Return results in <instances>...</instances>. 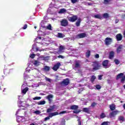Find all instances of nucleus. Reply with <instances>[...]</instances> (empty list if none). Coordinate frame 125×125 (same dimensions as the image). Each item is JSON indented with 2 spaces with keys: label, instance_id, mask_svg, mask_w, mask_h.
<instances>
[{
  "label": "nucleus",
  "instance_id": "obj_1",
  "mask_svg": "<svg viewBox=\"0 0 125 125\" xmlns=\"http://www.w3.org/2000/svg\"><path fill=\"white\" fill-rule=\"evenodd\" d=\"M70 110H74L73 111V114H79V113H81L82 112L81 110L78 109H79V105H72L70 106Z\"/></svg>",
  "mask_w": 125,
  "mask_h": 125
},
{
  "label": "nucleus",
  "instance_id": "obj_2",
  "mask_svg": "<svg viewBox=\"0 0 125 125\" xmlns=\"http://www.w3.org/2000/svg\"><path fill=\"white\" fill-rule=\"evenodd\" d=\"M92 66L93 67L92 72H94V71H96L100 69V64H99L98 62H94Z\"/></svg>",
  "mask_w": 125,
  "mask_h": 125
},
{
  "label": "nucleus",
  "instance_id": "obj_3",
  "mask_svg": "<svg viewBox=\"0 0 125 125\" xmlns=\"http://www.w3.org/2000/svg\"><path fill=\"white\" fill-rule=\"evenodd\" d=\"M57 115H59V113H58V112H55L49 113L48 116L44 119V122L49 121L50 120V118H52V117H54V116H57Z\"/></svg>",
  "mask_w": 125,
  "mask_h": 125
},
{
  "label": "nucleus",
  "instance_id": "obj_4",
  "mask_svg": "<svg viewBox=\"0 0 125 125\" xmlns=\"http://www.w3.org/2000/svg\"><path fill=\"white\" fill-rule=\"evenodd\" d=\"M68 20L69 22H76L78 20V16L73 15L72 17L68 18Z\"/></svg>",
  "mask_w": 125,
  "mask_h": 125
},
{
  "label": "nucleus",
  "instance_id": "obj_5",
  "mask_svg": "<svg viewBox=\"0 0 125 125\" xmlns=\"http://www.w3.org/2000/svg\"><path fill=\"white\" fill-rule=\"evenodd\" d=\"M69 22H68V21L66 19H63L61 21V25L62 26V27H66L68 26Z\"/></svg>",
  "mask_w": 125,
  "mask_h": 125
},
{
  "label": "nucleus",
  "instance_id": "obj_6",
  "mask_svg": "<svg viewBox=\"0 0 125 125\" xmlns=\"http://www.w3.org/2000/svg\"><path fill=\"white\" fill-rule=\"evenodd\" d=\"M61 83L63 85H68L70 83V80L68 78H66Z\"/></svg>",
  "mask_w": 125,
  "mask_h": 125
},
{
  "label": "nucleus",
  "instance_id": "obj_7",
  "mask_svg": "<svg viewBox=\"0 0 125 125\" xmlns=\"http://www.w3.org/2000/svg\"><path fill=\"white\" fill-rule=\"evenodd\" d=\"M86 37V34L85 33H80L76 36L77 39H83Z\"/></svg>",
  "mask_w": 125,
  "mask_h": 125
},
{
  "label": "nucleus",
  "instance_id": "obj_8",
  "mask_svg": "<svg viewBox=\"0 0 125 125\" xmlns=\"http://www.w3.org/2000/svg\"><path fill=\"white\" fill-rule=\"evenodd\" d=\"M111 42H112V38H110L109 37H107L105 39V44L106 45H109L111 44Z\"/></svg>",
  "mask_w": 125,
  "mask_h": 125
},
{
  "label": "nucleus",
  "instance_id": "obj_9",
  "mask_svg": "<svg viewBox=\"0 0 125 125\" xmlns=\"http://www.w3.org/2000/svg\"><path fill=\"white\" fill-rule=\"evenodd\" d=\"M60 66H61V64L60 62H58L54 65L52 67V69L54 70V71H57L58 69H59Z\"/></svg>",
  "mask_w": 125,
  "mask_h": 125
},
{
  "label": "nucleus",
  "instance_id": "obj_10",
  "mask_svg": "<svg viewBox=\"0 0 125 125\" xmlns=\"http://www.w3.org/2000/svg\"><path fill=\"white\" fill-rule=\"evenodd\" d=\"M116 39L117 42H121L123 40V35L121 33L118 34L116 35Z\"/></svg>",
  "mask_w": 125,
  "mask_h": 125
},
{
  "label": "nucleus",
  "instance_id": "obj_11",
  "mask_svg": "<svg viewBox=\"0 0 125 125\" xmlns=\"http://www.w3.org/2000/svg\"><path fill=\"white\" fill-rule=\"evenodd\" d=\"M118 113H119V111L118 110L113 111L109 113V117H110V118L114 117L115 116H116V115H118Z\"/></svg>",
  "mask_w": 125,
  "mask_h": 125
},
{
  "label": "nucleus",
  "instance_id": "obj_12",
  "mask_svg": "<svg viewBox=\"0 0 125 125\" xmlns=\"http://www.w3.org/2000/svg\"><path fill=\"white\" fill-rule=\"evenodd\" d=\"M83 112L84 113H87V114L90 113V108L88 107H84L82 109Z\"/></svg>",
  "mask_w": 125,
  "mask_h": 125
},
{
  "label": "nucleus",
  "instance_id": "obj_13",
  "mask_svg": "<svg viewBox=\"0 0 125 125\" xmlns=\"http://www.w3.org/2000/svg\"><path fill=\"white\" fill-rule=\"evenodd\" d=\"M77 121L78 122V125H82V121H81V119H78ZM65 123L66 120H65V119H62V124L63 125H65Z\"/></svg>",
  "mask_w": 125,
  "mask_h": 125
},
{
  "label": "nucleus",
  "instance_id": "obj_14",
  "mask_svg": "<svg viewBox=\"0 0 125 125\" xmlns=\"http://www.w3.org/2000/svg\"><path fill=\"white\" fill-rule=\"evenodd\" d=\"M81 22H82V19L79 18L77 19V22L75 23L76 27H80L81 26Z\"/></svg>",
  "mask_w": 125,
  "mask_h": 125
},
{
  "label": "nucleus",
  "instance_id": "obj_15",
  "mask_svg": "<svg viewBox=\"0 0 125 125\" xmlns=\"http://www.w3.org/2000/svg\"><path fill=\"white\" fill-rule=\"evenodd\" d=\"M122 49H123V45L121 44L117 48V53H120L122 51Z\"/></svg>",
  "mask_w": 125,
  "mask_h": 125
},
{
  "label": "nucleus",
  "instance_id": "obj_16",
  "mask_svg": "<svg viewBox=\"0 0 125 125\" xmlns=\"http://www.w3.org/2000/svg\"><path fill=\"white\" fill-rule=\"evenodd\" d=\"M115 56V52L114 51H111L109 53V59H113Z\"/></svg>",
  "mask_w": 125,
  "mask_h": 125
},
{
  "label": "nucleus",
  "instance_id": "obj_17",
  "mask_svg": "<svg viewBox=\"0 0 125 125\" xmlns=\"http://www.w3.org/2000/svg\"><path fill=\"white\" fill-rule=\"evenodd\" d=\"M54 108H55V105L50 106V108H49L47 109L46 112L51 113V112H52V111H53V110L54 109Z\"/></svg>",
  "mask_w": 125,
  "mask_h": 125
},
{
  "label": "nucleus",
  "instance_id": "obj_18",
  "mask_svg": "<svg viewBox=\"0 0 125 125\" xmlns=\"http://www.w3.org/2000/svg\"><path fill=\"white\" fill-rule=\"evenodd\" d=\"M108 63H109V61L108 60H105L103 62V66L104 67H107L108 66Z\"/></svg>",
  "mask_w": 125,
  "mask_h": 125
},
{
  "label": "nucleus",
  "instance_id": "obj_19",
  "mask_svg": "<svg viewBox=\"0 0 125 125\" xmlns=\"http://www.w3.org/2000/svg\"><path fill=\"white\" fill-rule=\"evenodd\" d=\"M52 98H53V95H52V94L48 95L46 97V99H47L48 101H49V102H51L52 101V100H51L52 99Z\"/></svg>",
  "mask_w": 125,
  "mask_h": 125
},
{
  "label": "nucleus",
  "instance_id": "obj_20",
  "mask_svg": "<svg viewBox=\"0 0 125 125\" xmlns=\"http://www.w3.org/2000/svg\"><path fill=\"white\" fill-rule=\"evenodd\" d=\"M67 12V10L65 8H62L59 11V13L60 14H62V13H66Z\"/></svg>",
  "mask_w": 125,
  "mask_h": 125
},
{
  "label": "nucleus",
  "instance_id": "obj_21",
  "mask_svg": "<svg viewBox=\"0 0 125 125\" xmlns=\"http://www.w3.org/2000/svg\"><path fill=\"white\" fill-rule=\"evenodd\" d=\"M124 77V73H121L118 74L116 76V80H118L119 79H121V78H122Z\"/></svg>",
  "mask_w": 125,
  "mask_h": 125
},
{
  "label": "nucleus",
  "instance_id": "obj_22",
  "mask_svg": "<svg viewBox=\"0 0 125 125\" xmlns=\"http://www.w3.org/2000/svg\"><path fill=\"white\" fill-rule=\"evenodd\" d=\"M94 17L96 19H100V20H101L102 19H103V17H102V16H101L99 14H97V15L94 16Z\"/></svg>",
  "mask_w": 125,
  "mask_h": 125
},
{
  "label": "nucleus",
  "instance_id": "obj_23",
  "mask_svg": "<svg viewBox=\"0 0 125 125\" xmlns=\"http://www.w3.org/2000/svg\"><path fill=\"white\" fill-rule=\"evenodd\" d=\"M125 117L123 116H120L118 117V121H119L120 122H122V123L125 122Z\"/></svg>",
  "mask_w": 125,
  "mask_h": 125
},
{
  "label": "nucleus",
  "instance_id": "obj_24",
  "mask_svg": "<svg viewBox=\"0 0 125 125\" xmlns=\"http://www.w3.org/2000/svg\"><path fill=\"white\" fill-rule=\"evenodd\" d=\"M43 70L45 71V72H49V70H50V67L48 66L45 65L44 66Z\"/></svg>",
  "mask_w": 125,
  "mask_h": 125
},
{
  "label": "nucleus",
  "instance_id": "obj_25",
  "mask_svg": "<svg viewBox=\"0 0 125 125\" xmlns=\"http://www.w3.org/2000/svg\"><path fill=\"white\" fill-rule=\"evenodd\" d=\"M109 108L111 111H114L116 109V105L114 104H112L109 105Z\"/></svg>",
  "mask_w": 125,
  "mask_h": 125
},
{
  "label": "nucleus",
  "instance_id": "obj_26",
  "mask_svg": "<svg viewBox=\"0 0 125 125\" xmlns=\"http://www.w3.org/2000/svg\"><path fill=\"white\" fill-rule=\"evenodd\" d=\"M90 50H88L85 53V57H86V58H89V56H90Z\"/></svg>",
  "mask_w": 125,
  "mask_h": 125
},
{
  "label": "nucleus",
  "instance_id": "obj_27",
  "mask_svg": "<svg viewBox=\"0 0 125 125\" xmlns=\"http://www.w3.org/2000/svg\"><path fill=\"white\" fill-rule=\"evenodd\" d=\"M103 17H104L105 19H107V18H109L110 16H109V14H108V13H105L103 15Z\"/></svg>",
  "mask_w": 125,
  "mask_h": 125
},
{
  "label": "nucleus",
  "instance_id": "obj_28",
  "mask_svg": "<svg viewBox=\"0 0 125 125\" xmlns=\"http://www.w3.org/2000/svg\"><path fill=\"white\" fill-rule=\"evenodd\" d=\"M28 90H29V88L28 87H25V88L22 89V93H23V94H26Z\"/></svg>",
  "mask_w": 125,
  "mask_h": 125
},
{
  "label": "nucleus",
  "instance_id": "obj_29",
  "mask_svg": "<svg viewBox=\"0 0 125 125\" xmlns=\"http://www.w3.org/2000/svg\"><path fill=\"white\" fill-rule=\"evenodd\" d=\"M112 1V0H104V4H110V2Z\"/></svg>",
  "mask_w": 125,
  "mask_h": 125
},
{
  "label": "nucleus",
  "instance_id": "obj_30",
  "mask_svg": "<svg viewBox=\"0 0 125 125\" xmlns=\"http://www.w3.org/2000/svg\"><path fill=\"white\" fill-rule=\"evenodd\" d=\"M95 80H96V77L94 75H92L90 79L91 83H93Z\"/></svg>",
  "mask_w": 125,
  "mask_h": 125
},
{
  "label": "nucleus",
  "instance_id": "obj_31",
  "mask_svg": "<svg viewBox=\"0 0 125 125\" xmlns=\"http://www.w3.org/2000/svg\"><path fill=\"white\" fill-rule=\"evenodd\" d=\"M38 105H44L45 104V101H39L37 103Z\"/></svg>",
  "mask_w": 125,
  "mask_h": 125
},
{
  "label": "nucleus",
  "instance_id": "obj_32",
  "mask_svg": "<svg viewBox=\"0 0 125 125\" xmlns=\"http://www.w3.org/2000/svg\"><path fill=\"white\" fill-rule=\"evenodd\" d=\"M33 64L35 66H36V67H38V66L40 65V62H39V61H35Z\"/></svg>",
  "mask_w": 125,
  "mask_h": 125
},
{
  "label": "nucleus",
  "instance_id": "obj_33",
  "mask_svg": "<svg viewBox=\"0 0 125 125\" xmlns=\"http://www.w3.org/2000/svg\"><path fill=\"white\" fill-rule=\"evenodd\" d=\"M101 119H104V118H106V114L104 113H102L100 115Z\"/></svg>",
  "mask_w": 125,
  "mask_h": 125
},
{
  "label": "nucleus",
  "instance_id": "obj_34",
  "mask_svg": "<svg viewBox=\"0 0 125 125\" xmlns=\"http://www.w3.org/2000/svg\"><path fill=\"white\" fill-rule=\"evenodd\" d=\"M75 67L76 68H80V67H81V64H80V63L78 62H76Z\"/></svg>",
  "mask_w": 125,
  "mask_h": 125
},
{
  "label": "nucleus",
  "instance_id": "obj_35",
  "mask_svg": "<svg viewBox=\"0 0 125 125\" xmlns=\"http://www.w3.org/2000/svg\"><path fill=\"white\" fill-rule=\"evenodd\" d=\"M125 81V75L122 77L121 82V83H124Z\"/></svg>",
  "mask_w": 125,
  "mask_h": 125
},
{
  "label": "nucleus",
  "instance_id": "obj_36",
  "mask_svg": "<svg viewBox=\"0 0 125 125\" xmlns=\"http://www.w3.org/2000/svg\"><path fill=\"white\" fill-rule=\"evenodd\" d=\"M101 125H109V122L105 121L102 123Z\"/></svg>",
  "mask_w": 125,
  "mask_h": 125
},
{
  "label": "nucleus",
  "instance_id": "obj_37",
  "mask_svg": "<svg viewBox=\"0 0 125 125\" xmlns=\"http://www.w3.org/2000/svg\"><path fill=\"white\" fill-rule=\"evenodd\" d=\"M114 62L116 65H119V64H120V61L118 59H115Z\"/></svg>",
  "mask_w": 125,
  "mask_h": 125
},
{
  "label": "nucleus",
  "instance_id": "obj_38",
  "mask_svg": "<svg viewBox=\"0 0 125 125\" xmlns=\"http://www.w3.org/2000/svg\"><path fill=\"white\" fill-rule=\"evenodd\" d=\"M34 113L36 115H40V114H41V113H42V112L40 110H36V111H34Z\"/></svg>",
  "mask_w": 125,
  "mask_h": 125
},
{
  "label": "nucleus",
  "instance_id": "obj_39",
  "mask_svg": "<svg viewBox=\"0 0 125 125\" xmlns=\"http://www.w3.org/2000/svg\"><path fill=\"white\" fill-rule=\"evenodd\" d=\"M34 100H40V99H42V97H35L33 98Z\"/></svg>",
  "mask_w": 125,
  "mask_h": 125
},
{
  "label": "nucleus",
  "instance_id": "obj_40",
  "mask_svg": "<svg viewBox=\"0 0 125 125\" xmlns=\"http://www.w3.org/2000/svg\"><path fill=\"white\" fill-rule=\"evenodd\" d=\"M96 88L98 90L101 89V86L99 84L96 85Z\"/></svg>",
  "mask_w": 125,
  "mask_h": 125
},
{
  "label": "nucleus",
  "instance_id": "obj_41",
  "mask_svg": "<svg viewBox=\"0 0 125 125\" xmlns=\"http://www.w3.org/2000/svg\"><path fill=\"white\" fill-rule=\"evenodd\" d=\"M97 105V103H95V102H93V103H92L91 106V107H95V106H96Z\"/></svg>",
  "mask_w": 125,
  "mask_h": 125
},
{
  "label": "nucleus",
  "instance_id": "obj_42",
  "mask_svg": "<svg viewBox=\"0 0 125 125\" xmlns=\"http://www.w3.org/2000/svg\"><path fill=\"white\" fill-rule=\"evenodd\" d=\"M47 29L48 30H50V31H51L52 30V29L51 28V24H49L47 26Z\"/></svg>",
  "mask_w": 125,
  "mask_h": 125
},
{
  "label": "nucleus",
  "instance_id": "obj_43",
  "mask_svg": "<svg viewBox=\"0 0 125 125\" xmlns=\"http://www.w3.org/2000/svg\"><path fill=\"white\" fill-rule=\"evenodd\" d=\"M72 3H73V4H75L76 3V2H78L79 1V0H70Z\"/></svg>",
  "mask_w": 125,
  "mask_h": 125
},
{
  "label": "nucleus",
  "instance_id": "obj_44",
  "mask_svg": "<svg viewBox=\"0 0 125 125\" xmlns=\"http://www.w3.org/2000/svg\"><path fill=\"white\" fill-rule=\"evenodd\" d=\"M58 37L61 38H64L62 33H58Z\"/></svg>",
  "mask_w": 125,
  "mask_h": 125
},
{
  "label": "nucleus",
  "instance_id": "obj_45",
  "mask_svg": "<svg viewBox=\"0 0 125 125\" xmlns=\"http://www.w3.org/2000/svg\"><path fill=\"white\" fill-rule=\"evenodd\" d=\"M45 80L46 81H47V82H49V83H51V80H50V79L47 77H45Z\"/></svg>",
  "mask_w": 125,
  "mask_h": 125
},
{
  "label": "nucleus",
  "instance_id": "obj_46",
  "mask_svg": "<svg viewBox=\"0 0 125 125\" xmlns=\"http://www.w3.org/2000/svg\"><path fill=\"white\" fill-rule=\"evenodd\" d=\"M30 58H32V59L35 58V54H32L30 55Z\"/></svg>",
  "mask_w": 125,
  "mask_h": 125
},
{
  "label": "nucleus",
  "instance_id": "obj_47",
  "mask_svg": "<svg viewBox=\"0 0 125 125\" xmlns=\"http://www.w3.org/2000/svg\"><path fill=\"white\" fill-rule=\"evenodd\" d=\"M17 122L18 123H20L21 122V119H20V118H19V116H18L17 118Z\"/></svg>",
  "mask_w": 125,
  "mask_h": 125
},
{
  "label": "nucleus",
  "instance_id": "obj_48",
  "mask_svg": "<svg viewBox=\"0 0 125 125\" xmlns=\"http://www.w3.org/2000/svg\"><path fill=\"white\" fill-rule=\"evenodd\" d=\"M27 27H28V25L27 24H24L23 27H22L23 30H26Z\"/></svg>",
  "mask_w": 125,
  "mask_h": 125
},
{
  "label": "nucleus",
  "instance_id": "obj_49",
  "mask_svg": "<svg viewBox=\"0 0 125 125\" xmlns=\"http://www.w3.org/2000/svg\"><path fill=\"white\" fill-rule=\"evenodd\" d=\"M66 113H67L66 111H61V112H60L59 113V115H60L61 114H66Z\"/></svg>",
  "mask_w": 125,
  "mask_h": 125
},
{
  "label": "nucleus",
  "instance_id": "obj_50",
  "mask_svg": "<svg viewBox=\"0 0 125 125\" xmlns=\"http://www.w3.org/2000/svg\"><path fill=\"white\" fill-rule=\"evenodd\" d=\"M21 111H22V109H19L18 111H17L16 115H18V114H19V112H21Z\"/></svg>",
  "mask_w": 125,
  "mask_h": 125
},
{
  "label": "nucleus",
  "instance_id": "obj_51",
  "mask_svg": "<svg viewBox=\"0 0 125 125\" xmlns=\"http://www.w3.org/2000/svg\"><path fill=\"white\" fill-rule=\"evenodd\" d=\"M58 58H61L62 59H64V57L62 55H59L58 56Z\"/></svg>",
  "mask_w": 125,
  "mask_h": 125
},
{
  "label": "nucleus",
  "instance_id": "obj_52",
  "mask_svg": "<svg viewBox=\"0 0 125 125\" xmlns=\"http://www.w3.org/2000/svg\"><path fill=\"white\" fill-rule=\"evenodd\" d=\"M59 49L60 50H63V49H64V47L63 46H60Z\"/></svg>",
  "mask_w": 125,
  "mask_h": 125
},
{
  "label": "nucleus",
  "instance_id": "obj_53",
  "mask_svg": "<svg viewBox=\"0 0 125 125\" xmlns=\"http://www.w3.org/2000/svg\"><path fill=\"white\" fill-rule=\"evenodd\" d=\"M102 77H103V75H100L99 76V80H100V81H101V80H102Z\"/></svg>",
  "mask_w": 125,
  "mask_h": 125
},
{
  "label": "nucleus",
  "instance_id": "obj_54",
  "mask_svg": "<svg viewBox=\"0 0 125 125\" xmlns=\"http://www.w3.org/2000/svg\"><path fill=\"white\" fill-rule=\"evenodd\" d=\"M119 21H120V20L119 19H116L115 20V24H117V23H119Z\"/></svg>",
  "mask_w": 125,
  "mask_h": 125
},
{
  "label": "nucleus",
  "instance_id": "obj_55",
  "mask_svg": "<svg viewBox=\"0 0 125 125\" xmlns=\"http://www.w3.org/2000/svg\"><path fill=\"white\" fill-rule=\"evenodd\" d=\"M95 58H97V59L99 58V54H96L95 55Z\"/></svg>",
  "mask_w": 125,
  "mask_h": 125
},
{
  "label": "nucleus",
  "instance_id": "obj_56",
  "mask_svg": "<svg viewBox=\"0 0 125 125\" xmlns=\"http://www.w3.org/2000/svg\"><path fill=\"white\" fill-rule=\"evenodd\" d=\"M122 19H125V14L122 15Z\"/></svg>",
  "mask_w": 125,
  "mask_h": 125
},
{
  "label": "nucleus",
  "instance_id": "obj_57",
  "mask_svg": "<svg viewBox=\"0 0 125 125\" xmlns=\"http://www.w3.org/2000/svg\"><path fill=\"white\" fill-rule=\"evenodd\" d=\"M88 5H92V3H91V2H88Z\"/></svg>",
  "mask_w": 125,
  "mask_h": 125
},
{
  "label": "nucleus",
  "instance_id": "obj_58",
  "mask_svg": "<svg viewBox=\"0 0 125 125\" xmlns=\"http://www.w3.org/2000/svg\"><path fill=\"white\" fill-rule=\"evenodd\" d=\"M123 107L124 110H125V104H123Z\"/></svg>",
  "mask_w": 125,
  "mask_h": 125
},
{
  "label": "nucleus",
  "instance_id": "obj_59",
  "mask_svg": "<svg viewBox=\"0 0 125 125\" xmlns=\"http://www.w3.org/2000/svg\"><path fill=\"white\" fill-rule=\"evenodd\" d=\"M40 49H39V48H36V51H40Z\"/></svg>",
  "mask_w": 125,
  "mask_h": 125
},
{
  "label": "nucleus",
  "instance_id": "obj_60",
  "mask_svg": "<svg viewBox=\"0 0 125 125\" xmlns=\"http://www.w3.org/2000/svg\"><path fill=\"white\" fill-rule=\"evenodd\" d=\"M123 35H124V38H125V30L124 31V33H123Z\"/></svg>",
  "mask_w": 125,
  "mask_h": 125
},
{
  "label": "nucleus",
  "instance_id": "obj_61",
  "mask_svg": "<svg viewBox=\"0 0 125 125\" xmlns=\"http://www.w3.org/2000/svg\"><path fill=\"white\" fill-rule=\"evenodd\" d=\"M29 125H35V124H34V123H31V124H30Z\"/></svg>",
  "mask_w": 125,
  "mask_h": 125
},
{
  "label": "nucleus",
  "instance_id": "obj_62",
  "mask_svg": "<svg viewBox=\"0 0 125 125\" xmlns=\"http://www.w3.org/2000/svg\"><path fill=\"white\" fill-rule=\"evenodd\" d=\"M39 40H42V37H39Z\"/></svg>",
  "mask_w": 125,
  "mask_h": 125
},
{
  "label": "nucleus",
  "instance_id": "obj_63",
  "mask_svg": "<svg viewBox=\"0 0 125 125\" xmlns=\"http://www.w3.org/2000/svg\"><path fill=\"white\" fill-rule=\"evenodd\" d=\"M88 60H86L85 62H88Z\"/></svg>",
  "mask_w": 125,
  "mask_h": 125
},
{
  "label": "nucleus",
  "instance_id": "obj_64",
  "mask_svg": "<svg viewBox=\"0 0 125 125\" xmlns=\"http://www.w3.org/2000/svg\"><path fill=\"white\" fill-rule=\"evenodd\" d=\"M35 29H37V26L34 27Z\"/></svg>",
  "mask_w": 125,
  "mask_h": 125
}]
</instances>
